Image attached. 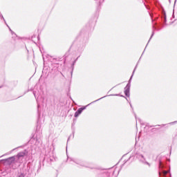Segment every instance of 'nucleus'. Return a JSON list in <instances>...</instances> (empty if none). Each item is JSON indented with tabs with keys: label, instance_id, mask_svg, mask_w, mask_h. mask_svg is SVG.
Here are the masks:
<instances>
[{
	"label": "nucleus",
	"instance_id": "obj_3",
	"mask_svg": "<svg viewBox=\"0 0 177 177\" xmlns=\"http://www.w3.org/2000/svg\"><path fill=\"white\" fill-rule=\"evenodd\" d=\"M163 174H164V175H167L168 174V171H164Z\"/></svg>",
	"mask_w": 177,
	"mask_h": 177
},
{
	"label": "nucleus",
	"instance_id": "obj_2",
	"mask_svg": "<svg viewBox=\"0 0 177 177\" xmlns=\"http://www.w3.org/2000/svg\"><path fill=\"white\" fill-rule=\"evenodd\" d=\"M129 88H131V84H128L125 87L124 93L126 96H129Z\"/></svg>",
	"mask_w": 177,
	"mask_h": 177
},
{
	"label": "nucleus",
	"instance_id": "obj_1",
	"mask_svg": "<svg viewBox=\"0 0 177 177\" xmlns=\"http://www.w3.org/2000/svg\"><path fill=\"white\" fill-rule=\"evenodd\" d=\"M85 109H86V107H83V108H80L75 113V117H78V115H80V114H81V113H82V111H84V110H85Z\"/></svg>",
	"mask_w": 177,
	"mask_h": 177
},
{
	"label": "nucleus",
	"instance_id": "obj_4",
	"mask_svg": "<svg viewBox=\"0 0 177 177\" xmlns=\"http://www.w3.org/2000/svg\"><path fill=\"white\" fill-rule=\"evenodd\" d=\"M21 177H24V176H21Z\"/></svg>",
	"mask_w": 177,
	"mask_h": 177
}]
</instances>
